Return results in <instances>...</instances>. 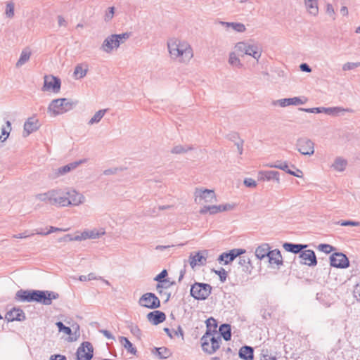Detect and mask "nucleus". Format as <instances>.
I'll use <instances>...</instances> for the list:
<instances>
[{
    "instance_id": "50",
    "label": "nucleus",
    "mask_w": 360,
    "mask_h": 360,
    "mask_svg": "<svg viewBox=\"0 0 360 360\" xmlns=\"http://www.w3.org/2000/svg\"><path fill=\"white\" fill-rule=\"evenodd\" d=\"M359 66H360L359 63L347 62V63H345V64H343L342 70L344 71H349V70H354Z\"/></svg>"
},
{
    "instance_id": "36",
    "label": "nucleus",
    "mask_w": 360,
    "mask_h": 360,
    "mask_svg": "<svg viewBox=\"0 0 360 360\" xmlns=\"http://www.w3.org/2000/svg\"><path fill=\"white\" fill-rule=\"evenodd\" d=\"M12 130L11 122L8 120L6 122V124L1 127L0 142L4 143L9 137Z\"/></svg>"
},
{
    "instance_id": "16",
    "label": "nucleus",
    "mask_w": 360,
    "mask_h": 360,
    "mask_svg": "<svg viewBox=\"0 0 360 360\" xmlns=\"http://www.w3.org/2000/svg\"><path fill=\"white\" fill-rule=\"evenodd\" d=\"M139 304L142 307L153 309L158 308L160 305V302L155 294L147 292L140 297Z\"/></svg>"
},
{
    "instance_id": "6",
    "label": "nucleus",
    "mask_w": 360,
    "mask_h": 360,
    "mask_svg": "<svg viewBox=\"0 0 360 360\" xmlns=\"http://www.w3.org/2000/svg\"><path fill=\"white\" fill-rule=\"evenodd\" d=\"M234 49L238 53L250 56L256 61H259L263 52L262 46L254 41H238L234 44Z\"/></svg>"
},
{
    "instance_id": "44",
    "label": "nucleus",
    "mask_w": 360,
    "mask_h": 360,
    "mask_svg": "<svg viewBox=\"0 0 360 360\" xmlns=\"http://www.w3.org/2000/svg\"><path fill=\"white\" fill-rule=\"evenodd\" d=\"M219 335H221L224 340L228 341L231 339V326L229 324L221 325L218 330Z\"/></svg>"
},
{
    "instance_id": "46",
    "label": "nucleus",
    "mask_w": 360,
    "mask_h": 360,
    "mask_svg": "<svg viewBox=\"0 0 360 360\" xmlns=\"http://www.w3.org/2000/svg\"><path fill=\"white\" fill-rule=\"evenodd\" d=\"M79 280L82 282H86L94 280H103L102 278L98 276L94 272H91L85 275H82L79 277Z\"/></svg>"
},
{
    "instance_id": "14",
    "label": "nucleus",
    "mask_w": 360,
    "mask_h": 360,
    "mask_svg": "<svg viewBox=\"0 0 360 360\" xmlns=\"http://www.w3.org/2000/svg\"><path fill=\"white\" fill-rule=\"evenodd\" d=\"M58 332L68 336V342H75L79 337V327L78 325L72 326V328L65 326L61 321L56 323Z\"/></svg>"
},
{
    "instance_id": "13",
    "label": "nucleus",
    "mask_w": 360,
    "mask_h": 360,
    "mask_svg": "<svg viewBox=\"0 0 360 360\" xmlns=\"http://www.w3.org/2000/svg\"><path fill=\"white\" fill-rule=\"evenodd\" d=\"M41 127L39 120L36 116L27 117L22 126V136L23 138L29 137L32 134L37 132Z\"/></svg>"
},
{
    "instance_id": "32",
    "label": "nucleus",
    "mask_w": 360,
    "mask_h": 360,
    "mask_svg": "<svg viewBox=\"0 0 360 360\" xmlns=\"http://www.w3.org/2000/svg\"><path fill=\"white\" fill-rule=\"evenodd\" d=\"M307 245L303 244H293L290 243H284L283 244V249L288 252L297 254L300 253L302 250L305 249Z\"/></svg>"
},
{
    "instance_id": "56",
    "label": "nucleus",
    "mask_w": 360,
    "mask_h": 360,
    "mask_svg": "<svg viewBox=\"0 0 360 360\" xmlns=\"http://www.w3.org/2000/svg\"><path fill=\"white\" fill-rule=\"evenodd\" d=\"M243 183L245 186L249 188H255L257 186V182L252 178H246L244 179Z\"/></svg>"
},
{
    "instance_id": "42",
    "label": "nucleus",
    "mask_w": 360,
    "mask_h": 360,
    "mask_svg": "<svg viewBox=\"0 0 360 360\" xmlns=\"http://www.w3.org/2000/svg\"><path fill=\"white\" fill-rule=\"evenodd\" d=\"M238 355L240 359L244 360H252L253 359V349L248 346L242 347L239 350Z\"/></svg>"
},
{
    "instance_id": "18",
    "label": "nucleus",
    "mask_w": 360,
    "mask_h": 360,
    "mask_svg": "<svg viewBox=\"0 0 360 360\" xmlns=\"http://www.w3.org/2000/svg\"><path fill=\"white\" fill-rule=\"evenodd\" d=\"M267 258L268 265L272 269H279L283 266V258L278 249L271 250Z\"/></svg>"
},
{
    "instance_id": "37",
    "label": "nucleus",
    "mask_w": 360,
    "mask_h": 360,
    "mask_svg": "<svg viewBox=\"0 0 360 360\" xmlns=\"http://www.w3.org/2000/svg\"><path fill=\"white\" fill-rule=\"evenodd\" d=\"M78 163L73 162L68 164L67 165H64L63 167H58L54 170V174L56 177L63 176L69 172H70L72 169H75L77 166Z\"/></svg>"
},
{
    "instance_id": "29",
    "label": "nucleus",
    "mask_w": 360,
    "mask_h": 360,
    "mask_svg": "<svg viewBox=\"0 0 360 360\" xmlns=\"http://www.w3.org/2000/svg\"><path fill=\"white\" fill-rule=\"evenodd\" d=\"M6 319L10 322L20 321L25 320V316L22 310L14 308L6 314Z\"/></svg>"
},
{
    "instance_id": "38",
    "label": "nucleus",
    "mask_w": 360,
    "mask_h": 360,
    "mask_svg": "<svg viewBox=\"0 0 360 360\" xmlns=\"http://www.w3.org/2000/svg\"><path fill=\"white\" fill-rule=\"evenodd\" d=\"M152 353L159 359H167L172 354L170 350L165 347H155L153 349Z\"/></svg>"
},
{
    "instance_id": "59",
    "label": "nucleus",
    "mask_w": 360,
    "mask_h": 360,
    "mask_svg": "<svg viewBox=\"0 0 360 360\" xmlns=\"http://www.w3.org/2000/svg\"><path fill=\"white\" fill-rule=\"evenodd\" d=\"M353 292L355 299L360 302V283L355 285Z\"/></svg>"
},
{
    "instance_id": "58",
    "label": "nucleus",
    "mask_w": 360,
    "mask_h": 360,
    "mask_svg": "<svg viewBox=\"0 0 360 360\" xmlns=\"http://www.w3.org/2000/svg\"><path fill=\"white\" fill-rule=\"evenodd\" d=\"M288 174L300 179L303 177V172L300 169H296L295 171H288Z\"/></svg>"
},
{
    "instance_id": "21",
    "label": "nucleus",
    "mask_w": 360,
    "mask_h": 360,
    "mask_svg": "<svg viewBox=\"0 0 360 360\" xmlns=\"http://www.w3.org/2000/svg\"><path fill=\"white\" fill-rule=\"evenodd\" d=\"M208 252L207 250L198 251L189 256V264L194 269L198 266H203L206 264Z\"/></svg>"
},
{
    "instance_id": "1",
    "label": "nucleus",
    "mask_w": 360,
    "mask_h": 360,
    "mask_svg": "<svg viewBox=\"0 0 360 360\" xmlns=\"http://www.w3.org/2000/svg\"><path fill=\"white\" fill-rule=\"evenodd\" d=\"M192 198L201 216L216 215L233 211L237 207V203L233 202L217 204L218 195L214 188L197 186L193 190Z\"/></svg>"
},
{
    "instance_id": "17",
    "label": "nucleus",
    "mask_w": 360,
    "mask_h": 360,
    "mask_svg": "<svg viewBox=\"0 0 360 360\" xmlns=\"http://www.w3.org/2000/svg\"><path fill=\"white\" fill-rule=\"evenodd\" d=\"M105 234V230L103 228H99V229H86L80 233L79 235H77L75 236L74 240H85L88 239H97L100 237L104 236Z\"/></svg>"
},
{
    "instance_id": "15",
    "label": "nucleus",
    "mask_w": 360,
    "mask_h": 360,
    "mask_svg": "<svg viewBox=\"0 0 360 360\" xmlns=\"http://www.w3.org/2000/svg\"><path fill=\"white\" fill-rule=\"evenodd\" d=\"M330 265L333 267L345 269L349 266V261L345 254L333 252L329 257Z\"/></svg>"
},
{
    "instance_id": "45",
    "label": "nucleus",
    "mask_w": 360,
    "mask_h": 360,
    "mask_svg": "<svg viewBox=\"0 0 360 360\" xmlns=\"http://www.w3.org/2000/svg\"><path fill=\"white\" fill-rule=\"evenodd\" d=\"M4 14L6 18L11 19L15 15V4L13 1H8L6 4Z\"/></svg>"
},
{
    "instance_id": "49",
    "label": "nucleus",
    "mask_w": 360,
    "mask_h": 360,
    "mask_svg": "<svg viewBox=\"0 0 360 360\" xmlns=\"http://www.w3.org/2000/svg\"><path fill=\"white\" fill-rule=\"evenodd\" d=\"M238 264L246 271L250 270L251 268L252 262L249 257H240Z\"/></svg>"
},
{
    "instance_id": "48",
    "label": "nucleus",
    "mask_w": 360,
    "mask_h": 360,
    "mask_svg": "<svg viewBox=\"0 0 360 360\" xmlns=\"http://www.w3.org/2000/svg\"><path fill=\"white\" fill-rule=\"evenodd\" d=\"M317 249L325 254H330L334 251L335 248L329 244L321 243L318 245Z\"/></svg>"
},
{
    "instance_id": "10",
    "label": "nucleus",
    "mask_w": 360,
    "mask_h": 360,
    "mask_svg": "<svg viewBox=\"0 0 360 360\" xmlns=\"http://www.w3.org/2000/svg\"><path fill=\"white\" fill-rule=\"evenodd\" d=\"M43 80L42 91L55 95L60 93L61 81L59 78L52 75H46L44 76Z\"/></svg>"
},
{
    "instance_id": "60",
    "label": "nucleus",
    "mask_w": 360,
    "mask_h": 360,
    "mask_svg": "<svg viewBox=\"0 0 360 360\" xmlns=\"http://www.w3.org/2000/svg\"><path fill=\"white\" fill-rule=\"evenodd\" d=\"M214 273L219 276L220 280L221 281H224L226 278V272L224 269H221L218 271H214Z\"/></svg>"
},
{
    "instance_id": "20",
    "label": "nucleus",
    "mask_w": 360,
    "mask_h": 360,
    "mask_svg": "<svg viewBox=\"0 0 360 360\" xmlns=\"http://www.w3.org/2000/svg\"><path fill=\"white\" fill-rule=\"evenodd\" d=\"M300 264L307 266H315L317 264V259L315 252L312 250H305L299 255Z\"/></svg>"
},
{
    "instance_id": "51",
    "label": "nucleus",
    "mask_w": 360,
    "mask_h": 360,
    "mask_svg": "<svg viewBox=\"0 0 360 360\" xmlns=\"http://www.w3.org/2000/svg\"><path fill=\"white\" fill-rule=\"evenodd\" d=\"M326 13L328 17L331 18L333 20L335 19V12L331 4L328 3L326 5Z\"/></svg>"
},
{
    "instance_id": "22",
    "label": "nucleus",
    "mask_w": 360,
    "mask_h": 360,
    "mask_svg": "<svg viewBox=\"0 0 360 360\" xmlns=\"http://www.w3.org/2000/svg\"><path fill=\"white\" fill-rule=\"evenodd\" d=\"M94 349L88 342H83L77 350V360H91L93 357Z\"/></svg>"
},
{
    "instance_id": "23",
    "label": "nucleus",
    "mask_w": 360,
    "mask_h": 360,
    "mask_svg": "<svg viewBox=\"0 0 360 360\" xmlns=\"http://www.w3.org/2000/svg\"><path fill=\"white\" fill-rule=\"evenodd\" d=\"M306 100H303L300 97H292L287 98H281L272 102L274 106H279L281 108H286L290 105H300L305 103Z\"/></svg>"
},
{
    "instance_id": "19",
    "label": "nucleus",
    "mask_w": 360,
    "mask_h": 360,
    "mask_svg": "<svg viewBox=\"0 0 360 360\" xmlns=\"http://www.w3.org/2000/svg\"><path fill=\"white\" fill-rule=\"evenodd\" d=\"M245 252L246 250L245 249L234 248L229 250L228 252H223L221 254L218 258V261L224 265H227L233 261L238 256L243 255Z\"/></svg>"
},
{
    "instance_id": "35",
    "label": "nucleus",
    "mask_w": 360,
    "mask_h": 360,
    "mask_svg": "<svg viewBox=\"0 0 360 360\" xmlns=\"http://www.w3.org/2000/svg\"><path fill=\"white\" fill-rule=\"evenodd\" d=\"M88 67L86 65L79 64L77 65L74 70L73 76L75 79H81L84 78L88 72Z\"/></svg>"
},
{
    "instance_id": "33",
    "label": "nucleus",
    "mask_w": 360,
    "mask_h": 360,
    "mask_svg": "<svg viewBox=\"0 0 360 360\" xmlns=\"http://www.w3.org/2000/svg\"><path fill=\"white\" fill-rule=\"evenodd\" d=\"M221 24L238 33H243L246 31L245 25L242 22H221Z\"/></svg>"
},
{
    "instance_id": "30",
    "label": "nucleus",
    "mask_w": 360,
    "mask_h": 360,
    "mask_svg": "<svg viewBox=\"0 0 360 360\" xmlns=\"http://www.w3.org/2000/svg\"><path fill=\"white\" fill-rule=\"evenodd\" d=\"M147 319L149 322L153 325H158L163 322L165 319V314L160 311H153L147 314Z\"/></svg>"
},
{
    "instance_id": "39",
    "label": "nucleus",
    "mask_w": 360,
    "mask_h": 360,
    "mask_svg": "<svg viewBox=\"0 0 360 360\" xmlns=\"http://www.w3.org/2000/svg\"><path fill=\"white\" fill-rule=\"evenodd\" d=\"M347 109H345L341 107H332V108H323V112L331 115V116H338L344 114L346 112H348Z\"/></svg>"
},
{
    "instance_id": "41",
    "label": "nucleus",
    "mask_w": 360,
    "mask_h": 360,
    "mask_svg": "<svg viewBox=\"0 0 360 360\" xmlns=\"http://www.w3.org/2000/svg\"><path fill=\"white\" fill-rule=\"evenodd\" d=\"M31 56V51L28 49H24L21 51L20 57L15 63L16 68H20L29 61Z\"/></svg>"
},
{
    "instance_id": "55",
    "label": "nucleus",
    "mask_w": 360,
    "mask_h": 360,
    "mask_svg": "<svg viewBox=\"0 0 360 360\" xmlns=\"http://www.w3.org/2000/svg\"><path fill=\"white\" fill-rule=\"evenodd\" d=\"M300 110L309 112V113H322L323 107L311 108H300Z\"/></svg>"
},
{
    "instance_id": "7",
    "label": "nucleus",
    "mask_w": 360,
    "mask_h": 360,
    "mask_svg": "<svg viewBox=\"0 0 360 360\" xmlns=\"http://www.w3.org/2000/svg\"><path fill=\"white\" fill-rule=\"evenodd\" d=\"M63 195V188L57 187L37 193L34 199L39 202L62 207Z\"/></svg>"
},
{
    "instance_id": "34",
    "label": "nucleus",
    "mask_w": 360,
    "mask_h": 360,
    "mask_svg": "<svg viewBox=\"0 0 360 360\" xmlns=\"http://www.w3.org/2000/svg\"><path fill=\"white\" fill-rule=\"evenodd\" d=\"M238 54H239L238 52L236 51L233 48L229 56V63L233 68H240L243 66V64Z\"/></svg>"
},
{
    "instance_id": "40",
    "label": "nucleus",
    "mask_w": 360,
    "mask_h": 360,
    "mask_svg": "<svg viewBox=\"0 0 360 360\" xmlns=\"http://www.w3.org/2000/svg\"><path fill=\"white\" fill-rule=\"evenodd\" d=\"M191 150L192 148L189 146L177 144L171 148L170 153L173 155H183L188 153Z\"/></svg>"
},
{
    "instance_id": "31",
    "label": "nucleus",
    "mask_w": 360,
    "mask_h": 360,
    "mask_svg": "<svg viewBox=\"0 0 360 360\" xmlns=\"http://www.w3.org/2000/svg\"><path fill=\"white\" fill-rule=\"evenodd\" d=\"M107 109H100L95 112L94 115L89 119L87 124L89 126H94L101 122L107 112Z\"/></svg>"
},
{
    "instance_id": "4",
    "label": "nucleus",
    "mask_w": 360,
    "mask_h": 360,
    "mask_svg": "<svg viewBox=\"0 0 360 360\" xmlns=\"http://www.w3.org/2000/svg\"><path fill=\"white\" fill-rule=\"evenodd\" d=\"M129 38L127 32L121 34H111L108 35L103 40L100 50L106 55H110L116 52L120 46Z\"/></svg>"
},
{
    "instance_id": "53",
    "label": "nucleus",
    "mask_w": 360,
    "mask_h": 360,
    "mask_svg": "<svg viewBox=\"0 0 360 360\" xmlns=\"http://www.w3.org/2000/svg\"><path fill=\"white\" fill-rule=\"evenodd\" d=\"M270 167H272V168H277V169H280L281 170H283L285 171V172L288 173V171H290V169H289L288 168V163L286 162H284L283 163H281V164H276V165H269Z\"/></svg>"
},
{
    "instance_id": "26",
    "label": "nucleus",
    "mask_w": 360,
    "mask_h": 360,
    "mask_svg": "<svg viewBox=\"0 0 360 360\" xmlns=\"http://www.w3.org/2000/svg\"><path fill=\"white\" fill-rule=\"evenodd\" d=\"M305 10L308 15L311 17H316L319 13L318 0H303Z\"/></svg>"
},
{
    "instance_id": "3",
    "label": "nucleus",
    "mask_w": 360,
    "mask_h": 360,
    "mask_svg": "<svg viewBox=\"0 0 360 360\" xmlns=\"http://www.w3.org/2000/svg\"><path fill=\"white\" fill-rule=\"evenodd\" d=\"M58 294L53 292L40 290H20L16 293V299L20 302H37L45 305L51 304L52 300L57 299Z\"/></svg>"
},
{
    "instance_id": "9",
    "label": "nucleus",
    "mask_w": 360,
    "mask_h": 360,
    "mask_svg": "<svg viewBox=\"0 0 360 360\" xmlns=\"http://www.w3.org/2000/svg\"><path fill=\"white\" fill-rule=\"evenodd\" d=\"M221 337L218 332H206L201 338L202 350L209 354H214L219 347Z\"/></svg>"
},
{
    "instance_id": "11",
    "label": "nucleus",
    "mask_w": 360,
    "mask_h": 360,
    "mask_svg": "<svg viewBox=\"0 0 360 360\" xmlns=\"http://www.w3.org/2000/svg\"><path fill=\"white\" fill-rule=\"evenodd\" d=\"M212 292L210 285L202 283H195L191 288V295L197 300H206Z\"/></svg>"
},
{
    "instance_id": "24",
    "label": "nucleus",
    "mask_w": 360,
    "mask_h": 360,
    "mask_svg": "<svg viewBox=\"0 0 360 360\" xmlns=\"http://www.w3.org/2000/svg\"><path fill=\"white\" fill-rule=\"evenodd\" d=\"M348 167V161L342 156H337L330 165V169L335 173H343Z\"/></svg>"
},
{
    "instance_id": "8",
    "label": "nucleus",
    "mask_w": 360,
    "mask_h": 360,
    "mask_svg": "<svg viewBox=\"0 0 360 360\" xmlns=\"http://www.w3.org/2000/svg\"><path fill=\"white\" fill-rule=\"evenodd\" d=\"M84 195L75 188H63L62 207H79L86 202Z\"/></svg>"
},
{
    "instance_id": "61",
    "label": "nucleus",
    "mask_w": 360,
    "mask_h": 360,
    "mask_svg": "<svg viewBox=\"0 0 360 360\" xmlns=\"http://www.w3.org/2000/svg\"><path fill=\"white\" fill-rule=\"evenodd\" d=\"M130 330L131 332L135 335H141V330L139 328V327L135 324H131L130 326Z\"/></svg>"
},
{
    "instance_id": "64",
    "label": "nucleus",
    "mask_w": 360,
    "mask_h": 360,
    "mask_svg": "<svg viewBox=\"0 0 360 360\" xmlns=\"http://www.w3.org/2000/svg\"><path fill=\"white\" fill-rule=\"evenodd\" d=\"M49 360H66V358L63 355L56 354L51 356Z\"/></svg>"
},
{
    "instance_id": "54",
    "label": "nucleus",
    "mask_w": 360,
    "mask_h": 360,
    "mask_svg": "<svg viewBox=\"0 0 360 360\" xmlns=\"http://www.w3.org/2000/svg\"><path fill=\"white\" fill-rule=\"evenodd\" d=\"M179 245H157L155 248V251L158 252H162L165 250H168L171 248H175L176 246H179Z\"/></svg>"
},
{
    "instance_id": "25",
    "label": "nucleus",
    "mask_w": 360,
    "mask_h": 360,
    "mask_svg": "<svg viewBox=\"0 0 360 360\" xmlns=\"http://www.w3.org/2000/svg\"><path fill=\"white\" fill-rule=\"evenodd\" d=\"M173 282L168 279H165L162 282H159L156 286L158 293L167 301L170 297L169 288L173 285Z\"/></svg>"
},
{
    "instance_id": "28",
    "label": "nucleus",
    "mask_w": 360,
    "mask_h": 360,
    "mask_svg": "<svg viewBox=\"0 0 360 360\" xmlns=\"http://www.w3.org/2000/svg\"><path fill=\"white\" fill-rule=\"evenodd\" d=\"M258 178L263 181L274 180L277 184L280 182L279 174L276 171H260L258 173Z\"/></svg>"
},
{
    "instance_id": "52",
    "label": "nucleus",
    "mask_w": 360,
    "mask_h": 360,
    "mask_svg": "<svg viewBox=\"0 0 360 360\" xmlns=\"http://www.w3.org/2000/svg\"><path fill=\"white\" fill-rule=\"evenodd\" d=\"M338 224L342 226H360V222L356 221L345 220V221H341L338 222Z\"/></svg>"
},
{
    "instance_id": "12",
    "label": "nucleus",
    "mask_w": 360,
    "mask_h": 360,
    "mask_svg": "<svg viewBox=\"0 0 360 360\" xmlns=\"http://www.w3.org/2000/svg\"><path fill=\"white\" fill-rule=\"evenodd\" d=\"M296 149L302 155L311 156L315 152V144L309 138L300 137L296 141Z\"/></svg>"
},
{
    "instance_id": "5",
    "label": "nucleus",
    "mask_w": 360,
    "mask_h": 360,
    "mask_svg": "<svg viewBox=\"0 0 360 360\" xmlns=\"http://www.w3.org/2000/svg\"><path fill=\"white\" fill-rule=\"evenodd\" d=\"M75 103L69 98H59L52 100L47 106V113L51 117H56L72 110Z\"/></svg>"
},
{
    "instance_id": "43",
    "label": "nucleus",
    "mask_w": 360,
    "mask_h": 360,
    "mask_svg": "<svg viewBox=\"0 0 360 360\" xmlns=\"http://www.w3.org/2000/svg\"><path fill=\"white\" fill-rule=\"evenodd\" d=\"M118 340L120 345L124 347L128 352L134 355L136 354V349L133 347L131 342L127 338L121 336Z\"/></svg>"
},
{
    "instance_id": "63",
    "label": "nucleus",
    "mask_w": 360,
    "mask_h": 360,
    "mask_svg": "<svg viewBox=\"0 0 360 360\" xmlns=\"http://www.w3.org/2000/svg\"><path fill=\"white\" fill-rule=\"evenodd\" d=\"M300 70L302 72H305L307 73H309L311 72V69L309 68V66L307 63H302L300 65Z\"/></svg>"
},
{
    "instance_id": "62",
    "label": "nucleus",
    "mask_w": 360,
    "mask_h": 360,
    "mask_svg": "<svg viewBox=\"0 0 360 360\" xmlns=\"http://www.w3.org/2000/svg\"><path fill=\"white\" fill-rule=\"evenodd\" d=\"M60 229H58V228H55V227H53V226H50L49 229L47 231H46V232L37 231V233L39 234V235H48V234H50L51 233L60 231Z\"/></svg>"
},
{
    "instance_id": "47",
    "label": "nucleus",
    "mask_w": 360,
    "mask_h": 360,
    "mask_svg": "<svg viewBox=\"0 0 360 360\" xmlns=\"http://www.w3.org/2000/svg\"><path fill=\"white\" fill-rule=\"evenodd\" d=\"M206 325H207V330L206 332H211L212 333H214V332H218L217 330V323L215 319L213 318H210L206 321Z\"/></svg>"
},
{
    "instance_id": "27",
    "label": "nucleus",
    "mask_w": 360,
    "mask_h": 360,
    "mask_svg": "<svg viewBox=\"0 0 360 360\" xmlns=\"http://www.w3.org/2000/svg\"><path fill=\"white\" fill-rule=\"evenodd\" d=\"M271 251L269 243H262L255 248V256L258 260L262 261L269 256Z\"/></svg>"
},
{
    "instance_id": "57",
    "label": "nucleus",
    "mask_w": 360,
    "mask_h": 360,
    "mask_svg": "<svg viewBox=\"0 0 360 360\" xmlns=\"http://www.w3.org/2000/svg\"><path fill=\"white\" fill-rule=\"evenodd\" d=\"M167 276V271L166 269H163L159 274H158L154 280L158 283L163 281L165 278Z\"/></svg>"
},
{
    "instance_id": "2",
    "label": "nucleus",
    "mask_w": 360,
    "mask_h": 360,
    "mask_svg": "<svg viewBox=\"0 0 360 360\" xmlns=\"http://www.w3.org/2000/svg\"><path fill=\"white\" fill-rule=\"evenodd\" d=\"M169 58L181 65H188L194 58V50L191 44L182 37L172 36L166 41Z\"/></svg>"
}]
</instances>
